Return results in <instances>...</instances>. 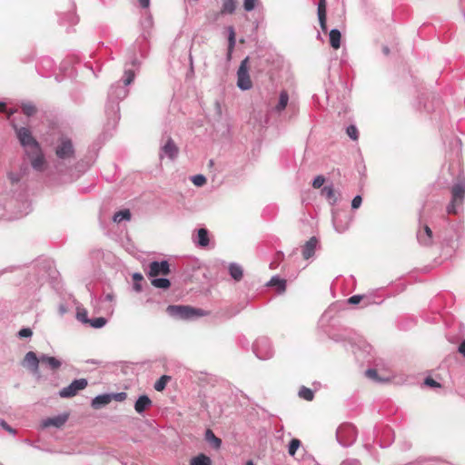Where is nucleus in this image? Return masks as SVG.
<instances>
[{"label": "nucleus", "mask_w": 465, "mask_h": 465, "mask_svg": "<svg viewBox=\"0 0 465 465\" xmlns=\"http://www.w3.org/2000/svg\"><path fill=\"white\" fill-rule=\"evenodd\" d=\"M383 52H384L385 54H388L390 50H389V48L387 46H384L383 47Z\"/></svg>", "instance_id": "13d9d810"}, {"label": "nucleus", "mask_w": 465, "mask_h": 465, "mask_svg": "<svg viewBox=\"0 0 465 465\" xmlns=\"http://www.w3.org/2000/svg\"><path fill=\"white\" fill-rule=\"evenodd\" d=\"M257 0H244L243 8L245 11L250 12L254 9Z\"/></svg>", "instance_id": "a19ab883"}, {"label": "nucleus", "mask_w": 465, "mask_h": 465, "mask_svg": "<svg viewBox=\"0 0 465 465\" xmlns=\"http://www.w3.org/2000/svg\"><path fill=\"white\" fill-rule=\"evenodd\" d=\"M4 107H5V104L4 103H0V110H2Z\"/></svg>", "instance_id": "bf43d9fd"}, {"label": "nucleus", "mask_w": 465, "mask_h": 465, "mask_svg": "<svg viewBox=\"0 0 465 465\" xmlns=\"http://www.w3.org/2000/svg\"><path fill=\"white\" fill-rule=\"evenodd\" d=\"M356 436V428L350 423L341 424L336 430L337 440L343 447L351 446L355 441Z\"/></svg>", "instance_id": "423d86ee"}, {"label": "nucleus", "mask_w": 465, "mask_h": 465, "mask_svg": "<svg viewBox=\"0 0 465 465\" xmlns=\"http://www.w3.org/2000/svg\"><path fill=\"white\" fill-rule=\"evenodd\" d=\"M87 385V380L84 378L74 380L68 386L60 390L59 396L61 398H72L75 396L78 391L85 389Z\"/></svg>", "instance_id": "1a4fd4ad"}, {"label": "nucleus", "mask_w": 465, "mask_h": 465, "mask_svg": "<svg viewBox=\"0 0 465 465\" xmlns=\"http://www.w3.org/2000/svg\"><path fill=\"white\" fill-rule=\"evenodd\" d=\"M57 157L54 168L58 173H66L74 160V148L72 141L67 137H61L55 146Z\"/></svg>", "instance_id": "7ed1b4c3"}, {"label": "nucleus", "mask_w": 465, "mask_h": 465, "mask_svg": "<svg viewBox=\"0 0 465 465\" xmlns=\"http://www.w3.org/2000/svg\"><path fill=\"white\" fill-rule=\"evenodd\" d=\"M365 374L368 378L371 379V380H374V381H379L378 379V372L376 370L374 369H368L366 371H365Z\"/></svg>", "instance_id": "c03bdc74"}, {"label": "nucleus", "mask_w": 465, "mask_h": 465, "mask_svg": "<svg viewBox=\"0 0 465 465\" xmlns=\"http://www.w3.org/2000/svg\"><path fill=\"white\" fill-rule=\"evenodd\" d=\"M138 1H139L140 5L143 8H147L150 5V0H138Z\"/></svg>", "instance_id": "864d4df0"}, {"label": "nucleus", "mask_w": 465, "mask_h": 465, "mask_svg": "<svg viewBox=\"0 0 465 465\" xmlns=\"http://www.w3.org/2000/svg\"><path fill=\"white\" fill-rule=\"evenodd\" d=\"M362 297L361 295H353L349 298L348 302L350 304H358L361 301Z\"/></svg>", "instance_id": "de8ad7c7"}, {"label": "nucleus", "mask_w": 465, "mask_h": 465, "mask_svg": "<svg viewBox=\"0 0 465 465\" xmlns=\"http://www.w3.org/2000/svg\"><path fill=\"white\" fill-rule=\"evenodd\" d=\"M450 192L451 201L447 206V213L449 214H456L459 209L461 208L465 198V180L459 178L457 183L451 187Z\"/></svg>", "instance_id": "20e7f679"}, {"label": "nucleus", "mask_w": 465, "mask_h": 465, "mask_svg": "<svg viewBox=\"0 0 465 465\" xmlns=\"http://www.w3.org/2000/svg\"><path fill=\"white\" fill-rule=\"evenodd\" d=\"M170 272V267L167 261L152 262L149 265V276L155 277L159 274L167 275Z\"/></svg>", "instance_id": "f8f14e48"}, {"label": "nucleus", "mask_w": 465, "mask_h": 465, "mask_svg": "<svg viewBox=\"0 0 465 465\" xmlns=\"http://www.w3.org/2000/svg\"><path fill=\"white\" fill-rule=\"evenodd\" d=\"M253 351L261 360H267L272 356L271 342L266 337L258 338L253 344Z\"/></svg>", "instance_id": "6e6552de"}, {"label": "nucleus", "mask_w": 465, "mask_h": 465, "mask_svg": "<svg viewBox=\"0 0 465 465\" xmlns=\"http://www.w3.org/2000/svg\"><path fill=\"white\" fill-rule=\"evenodd\" d=\"M40 361V358H37L34 351H28L24 358L23 365L27 367L33 373L37 374Z\"/></svg>", "instance_id": "4468645a"}, {"label": "nucleus", "mask_w": 465, "mask_h": 465, "mask_svg": "<svg viewBox=\"0 0 465 465\" xmlns=\"http://www.w3.org/2000/svg\"><path fill=\"white\" fill-rule=\"evenodd\" d=\"M111 395L113 396V399L115 400L116 401H123L127 397V394L125 392H118Z\"/></svg>", "instance_id": "49530a36"}, {"label": "nucleus", "mask_w": 465, "mask_h": 465, "mask_svg": "<svg viewBox=\"0 0 465 465\" xmlns=\"http://www.w3.org/2000/svg\"><path fill=\"white\" fill-rule=\"evenodd\" d=\"M425 384L430 387H439L440 386V384L436 381H434L432 378H430V377L425 379Z\"/></svg>", "instance_id": "09e8293b"}, {"label": "nucleus", "mask_w": 465, "mask_h": 465, "mask_svg": "<svg viewBox=\"0 0 465 465\" xmlns=\"http://www.w3.org/2000/svg\"><path fill=\"white\" fill-rule=\"evenodd\" d=\"M206 441L213 446L214 449H219L222 444V440L214 435L212 430L208 429L205 431Z\"/></svg>", "instance_id": "5701e85b"}, {"label": "nucleus", "mask_w": 465, "mask_h": 465, "mask_svg": "<svg viewBox=\"0 0 465 465\" xmlns=\"http://www.w3.org/2000/svg\"><path fill=\"white\" fill-rule=\"evenodd\" d=\"M459 352L465 356V340L459 346Z\"/></svg>", "instance_id": "6e6d98bb"}, {"label": "nucleus", "mask_w": 465, "mask_h": 465, "mask_svg": "<svg viewBox=\"0 0 465 465\" xmlns=\"http://www.w3.org/2000/svg\"><path fill=\"white\" fill-rule=\"evenodd\" d=\"M134 79V73L131 69L124 70V85L119 82L113 84L109 91V102L106 105V114L114 120L119 119V101L124 99L129 91L126 88Z\"/></svg>", "instance_id": "f03ea898"}, {"label": "nucleus", "mask_w": 465, "mask_h": 465, "mask_svg": "<svg viewBox=\"0 0 465 465\" xmlns=\"http://www.w3.org/2000/svg\"><path fill=\"white\" fill-rule=\"evenodd\" d=\"M417 239L419 242L424 246H429L432 243V232L428 225H424L421 230L417 232Z\"/></svg>", "instance_id": "2eb2a0df"}, {"label": "nucleus", "mask_w": 465, "mask_h": 465, "mask_svg": "<svg viewBox=\"0 0 465 465\" xmlns=\"http://www.w3.org/2000/svg\"><path fill=\"white\" fill-rule=\"evenodd\" d=\"M68 414L64 413L54 417H49L42 420L41 426L43 428L55 427L61 428L68 420Z\"/></svg>", "instance_id": "ddd939ff"}, {"label": "nucleus", "mask_w": 465, "mask_h": 465, "mask_svg": "<svg viewBox=\"0 0 465 465\" xmlns=\"http://www.w3.org/2000/svg\"><path fill=\"white\" fill-rule=\"evenodd\" d=\"M246 465H253L252 461H248Z\"/></svg>", "instance_id": "052dcab7"}, {"label": "nucleus", "mask_w": 465, "mask_h": 465, "mask_svg": "<svg viewBox=\"0 0 465 465\" xmlns=\"http://www.w3.org/2000/svg\"><path fill=\"white\" fill-rule=\"evenodd\" d=\"M197 244L202 247H206L209 244L208 231L206 229L201 228L198 230Z\"/></svg>", "instance_id": "a878e982"}, {"label": "nucleus", "mask_w": 465, "mask_h": 465, "mask_svg": "<svg viewBox=\"0 0 465 465\" xmlns=\"http://www.w3.org/2000/svg\"><path fill=\"white\" fill-rule=\"evenodd\" d=\"M332 224L334 230L339 232H344L350 226V219L348 215L340 213L338 212L332 213Z\"/></svg>", "instance_id": "9b49d317"}, {"label": "nucleus", "mask_w": 465, "mask_h": 465, "mask_svg": "<svg viewBox=\"0 0 465 465\" xmlns=\"http://www.w3.org/2000/svg\"><path fill=\"white\" fill-rule=\"evenodd\" d=\"M361 202H362L361 196L356 195L351 201V208L352 209L359 208L361 204Z\"/></svg>", "instance_id": "a18cd8bd"}, {"label": "nucleus", "mask_w": 465, "mask_h": 465, "mask_svg": "<svg viewBox=\"0 0 465 465\" xmlns=\"http://www.w3.org/2000/svg\"><path fill=\"white\" fill-rule=\"evenodd\" d=\"M229 273L233 280L239 282L243 276V270L241 265L232 262L229 265Z\"/></svg>", "instance_id": "412c9836"}, {"label": "nucleus", "mask_w": 465, "mask_h": 465, "mask_svg": "<svg viewBox=\"0 0 465 465\" xmlns=\"http://www.w3.org/2000/svg\"><path fill=\"white\" fill-rule=\"evenodd\" d=\"M9 178L12 181L13 183L19 182L20 178L16 174L10 173Z\"/></svg>", "instance_id": "5fc2aeb1"}, {"label": "nucleus", "mask_w": 465, "mask_h": 465, "mask_svg": "<svg viewBox=\"0 0 465 465\" xmlns=\"http://www.w3.org/2000/svg\"><path fill=\"white\" fill-rule=\"evenodd\" d=\"M104 301L113 302L114 301V295L113 293H107L104 297Z\"/></svg>", "instance_id": "603ef678"}, {"label": "nucleus", "mask_w": 465, "mask_h": 465, "mask_svg": "<svg viewBox=\"0 0 465 465\" xmlns=\"http://www.w3.org/2000/svg\"><path fill=\"white\" fill-rule=\"evenodd\" d=\"M23 113L27 116H32L35 114L36 108L31 103H25L22 105Z\"/></svg>", "instance_id": "4c0bfd02"}, {"label": "nucleus", "mask_w": 465, "mask_h": 465, "mask_svg": "<svg viewBox=\"0 0 465 465\" xmlns=\"http://www.w3.org/2000/svg\"><path fill=\"white\" fill-rule=\"evenodd\" d=\"M191 180L198 187L203 186L206 183V177L203 174L193 175Z\"/></svg>", "instance_id": "58836bf2"}, {"label": "nucleus", "mask_w": 465, "mask_h": 465, "mask_svg": "<svg viewBox=\"0 0 465 465\" xmlns=\"http://www.w3.org/2000/svg\"><path fill=\"white\" fill-rule=\"evenodd\" d=\"M269 285L276 286L280 292H283L286 288V281L279 278L278 276H273L270 280Z\"/></svg>", "instance_id": "c756f323"}, {"label": "nucleus", "mask_w": 465, "mask_h": 465, "mask_svg": "<svg viewBox=\"0 0 465 465\" xmlns=\"http://www.w3.org/2000/svg\"><path fill=\"white\" fill-rule=\"evenodd\" d=\"M299 396L306 401H312L313 399V391L306 387H302L299 391Z\"/></svg>", "instance_id": "c9c22d12"}, {"label": "nucleus", "mask_w": 465, "mask_h": 465, "mask_svg": "<svg viewBox=\"0 0 465 465\" xmlns=\"http://www.w3.org/2000/svg\"><path fill=\"white\" fill-rule=\"evenodd\" d=\"M87 314H88L87 311L84 308L77 307L76 319L80 322H82L84 324H88V322H90V319L88 318Z\"/></svg>", "instance_id": "473e14b6"}, {"label": "nucleus", "mask_w": 465, "mask_h": 465, "mask_svg": "<svg viewBox=\"0 0 465 465\" xmlns=\"http://www.w3.org/2000/svg\"><path fill=\"white\" fill-rule=\"evenodd\" d=\"M190 465H212V460L204 454H199L191 460Z\"/></svg>", "instance_id": "7c9ffc66"}, {"label": "nucleus", "mask_w": 465, "mask_h": 465, "mask_svg": "<svg viewBox=\"0 0 465 465\" xmlns=\"http://www.w3.org/2000/svg\"><path fill=\"white\" fill-rule=\"evenodd\" d=\"M152 406V401L147 395H141L134 403V410L142 414L146 409Z\"/></svg>", "instance_id": "a211bd4d"}, {"label": "nucleus", "mask_w": 465, "mask_h": 465, "mask_svg": "<svg viewBox=\"0 0 465 465\" xmlns=\"http://www.w3.org/2000/svg\"><path fill=\"white\" fill-rule=\"evenodd\" d=\"M33 335V331L30 328H23L18 331V337L28 338Z\"/></svg>", "instance_id": "37998d69"}, {"label": "nucleus", "mask_w": 465, "mask_h": 465, "mask_svg": "<svg viewBox=\"0 0 465 465\" xmlns=\"http://www.w3.org/2000/svg\"><path fill=\"white\" fill-rule=\"evenodd\" d=\"M167 312L171 316L181 320H191L205 315L203 310L185 305H169Z\"/></svg>", "instance_id": "39448f33"}, {"label": "nucleus", "mask_w": 465, "mask_h": 465, "mask_svg": "<svg viewBox=\"0 0 465 465\" xmlns=\"http://www.w3.org/2000/svg\"><path fill=\"white\" fill-rule=\"evenodd\" d=\"M228 56L230 57L235 46V32L232 26L228 27Z\"/></svg>", "instance_id": "c85d7f7f"}, {"label": "nucleus", "mask_w": 465, "mask_h": 465, "mask_svg": "<svg viewBox=\"0 0 465 465\" xmlns=\"http://www.w3.org/2000/svg\"><path fill=\"white\" fill-rule=\"evenodd\" d=\"M288 102H289L288 93L286 91H282L280 93L278 104L273 108V111H275L276 113L282 112L286 108Z\"/></svg>", "instance_id": "4be33fe9"}, {"label": "nucleus", "mask_w": 465, "mask_h": 465, "mask_svg": "<svg viewBox=\"0 0 465 465\" xmlns=\"http://www.w3.org/2000/svg\"><path fill=\"white\" fill-rule=\"evenodd\" d=\"M107 322V320L104 317H98L94 319H90V322L88 324L94 328V329H100L103 328Z\"/></svg>", "instance_id": "f704fd0d"}, {"label": "nucleus", "mask_w": 465, "mask_h": 465, "mask_svg": "<svg viewBox=\"0 0 465 465\" xmlns=\"http://www.w3.org/2000/svg\"><path fill=\"white\" fill-rule=\"evenodd\" d=\"M170 376L163 375L159 380L154 383V390L157 391H162L166 387L167 382L170 381Z\"/></svg>", "instance_id": "72a5a7b5"}, {"label": "nucleus", "mask_w": 465, "mask_h": 465, "mask_svg": "<svg viewBox=\"0 0 465 465\" xmlns=\"http://www.w3.org/2000/svg\"><path fill=\"white\" fill-rule=\"evenodd\" d=\"M236 0H223L221 13L232 14L236 9Z\"/></svg>", "instance_id": "bb28decb"}, {"label": "nucleus", "mask_w": 465, "mask_h": 465, "mask_svg": "<svg viewBox=\"0 0 465 465\" xmlns=\"http://www.w3.org/2000/svg\"><path fill=\"white\" fill-rule=\"evenodd\" d=\"M301 446V441L298 439H292L290 441L289 447H288V453L290 456H294L297 450Z\"/></svg>", "instance_id": "e433bc0d"}, {"label": "nucleus", "mask_w": 465, "mask_h": 465, "mask_svg": "<svg viewBox=\"0 0 465 465\" xmlns=\"http://www.w3.org/2000/svg\"><path fill=\"white\" fill-rule=\"evenodd\" d=\"M1 426L10 433H15V430L12 429L5 420H1Z\"/></svg>", "instance_id": "8fccbe9b"}, {"label": "nucleus", "mask_w": 465, "mask_h": 465, "mask_svg": "<svg viewBox=\"0 0 465 465\" xmlns=\"http://www.w3.org/2000/svg\"><path fill=\"white\" fill-rule=\"evenodd\" d=\"M325 178L322 175L316 176L312 181V186L314 188H320L323 185Z\"/></svg>", "instance_id": "79ce46f5"}, {"label": "nucleus", "mask_w": 465, "mask_h": 465, "mask_svg": "<svg viewBox=\"0 0 465 465\" xmlns=\"http://www.w3.org/2000/svg\"><path fill=\"white\" fill-rule=\"evenodd\" d=\"M113 400V396L111 394H101L96 397H94L92 400V407L94 409H100L111 402Z\"/></svg>", "instance_id": "aec40b11"}, {"label": "nucleus", "mask_w": 465, "mask_h": 465, "mask_svg": "<svg viewBox=\"0 0 465 465\" xmlns=\"http://www.w3.org/2000/svg\"><path fill=\"white\" fill-rule=\"evenodd\" d=\"M249 57L244 58L237 71V86L242 91H246L252 88V84L249 75L248 68Z\"/></svg>", "instance_id": "0eeeda50"}, {"label": "nucleus", "mask_w": 465, "mask_h": 465, "mask_svg": "<svg viewBox=\"0 0 465 465\" xmlns=\"http://www.w3.org/2000/svg\"><path fill=\"white\" fill-rule=\"evenodd\" d=\"M322 195L324 196L331 204H334L337 202V198L334 193V189L332 185H326L322 189Z\"/></svg>", "instance_id": "393cba45"}, {"label": "nucleus", "mask_w": 465, "mask_h": 465, "mask_svg": "<svg viewBox=\"0 0 465 465\" xmlns=\"http://www.w3.org/2000/svg\"><path fill=\"white\" fill-rule=\"evenodd\" d=\"M331 46L339 49L341 46V33L338 29H331L329 34Z\"/></svg>", "instance_id": "b1692460"}, {"label": "nucleus", "mask_w": 465, "mask_h": 465, "mask_svg": "<svg viewBox=\"0 0 465 465\" xmlns=\"http://www.w3.org/2000/svg\"><path fill=\"white\" fill-rule=\"evenodd\" d=\"M317 243L318 240L316 237H312L309 241L306 242L302 248V256L304 259H309L313 256Z\"/></svg>", "instance_id": "f3484780"}, {"label": "nucleus", "mask_w": 465, "mask_h": 465, "mask_svg": "<svg viewBox=\"0 0 465 465\" xmlns=\"http://www.w3.org/2000/svg\"><path fill=\"white\" fill-rule=\"evenodd\" d=\"M143 277L141 273L135 272L133 274V280L134 282H141L143 281Z\"/></svg>", "instance_id": "3c124183"}, {"label": "nucleus", "mask_w": 465, "mask_h": 465, "mask_svg": "<svg viewBox=\"0 0 465 465\" xmlns=\"http://www.w3.org/2000/svg\"><path fill=\"white\" fill-rule=\"evenodd\" d=\"M179 149L175 143L170 136H168L165 143L161 145L159 156L161 159L166 156L170 160H174L177 157Z\"/></svg>", "instance_id": "9d476101"}, {"label": "nucleus", "mask_w": 465, "mask_h": 465, "mask_svg": "<svg viewBox=\"0 0 465 465\" xmlns=\"http://www.w3.org/2000/svg\"><path fill=\"white\" fill-rule=\"evenodd\" d=\"M346 133L351 139L354 141L358 139V130L355 125H349L346 129Z\"/></svg>", "instance_id": "ea45409f"}, {"label": "nucleus", "mask_w": 465, "mask_h": 465, "mask_svg": "<svg viewBox=\"0 0 465 465\" xmlns=\"http://www.w3.org/2000/svg\"><path fill=\"white\" fill-rule=\"evenodd\" d=\"M152 285L160 289H167L170 287L171 282L166 278H155L152 280Z\"/></svg>", "instance_id": "2f4dec72"}, {"label": "nucleus", "mask_w": 465, "mask_h": 465, "mask_svg": "<svg viewBox=\"0 0 465 465\" xmlns=\"http://www.w3.org/2000/svg\"><path fill=\"white\" fill-rule=\"evenodd\" d=\"M40 363L42 365L46 366L52 371L59 369L62 365V361L59 359L45 354H42L40 356Z\"/></svg>", "instance_id": "dca6fc26"}, {"label": "nucleus", "mask_w": 465, "mask_h": 465, "mask_svg": "<svg viewBox=\"0 0 465 465\" xmlns=\"http://www.w3.org/2000/svg\"><path fill=\"white\" fill-rule=\"evenodd\" d=\"M131 219V213L128 209L121 210L114 213L113 220L114 223H121L123 221H129Z\"/></svg>", "instance_id": "cd10ccee"}, {"label": "nucleus", "mask_w": 465, "mask_h": 465, "mask_svg": "<svg viewBox=\"0 0 465 465\" xmlns=\"http://www.w3.org/2000/svg\"><path fill=\"white\" fill-rule=\"evenodd\" d=\"M134 289L135 292H139L142 291V285L140 282H134Z\"/></svg>", "instance_id": "4d7b16f0"}, {"label": "nucleus", "mask_w": 465, "mask_h": 465, "mask_svg": "<svg viewBox=\"0 0 465 465\" xmlns=\"http://www.w3.org/2000/svg\"><path fill=\"white\" fill-rule=\"evenodd\" d=\"M318 19L320 26L323 32L327 30L326 25V1L320 0L318 4Z\"/></svg>", "instance_id": "6ab92c4d"}, {"label": "nucleus", "mask_w": 465, "mask_h": 465, "mask_svg": "<svg viewBox=\"0 0 465 465\" xmlns=\"http://www.w3.org/2000/svg\"><path fill=\"white\" fill-rule=\"evenodd\" d=\"M14 128L33 169L37 172L44 171L46 165L45 159L39 143L33 137L31 131L26 127H17L15 124Z\"/></svg>", "instance_id": "f257e3e1"}]
</instances>
